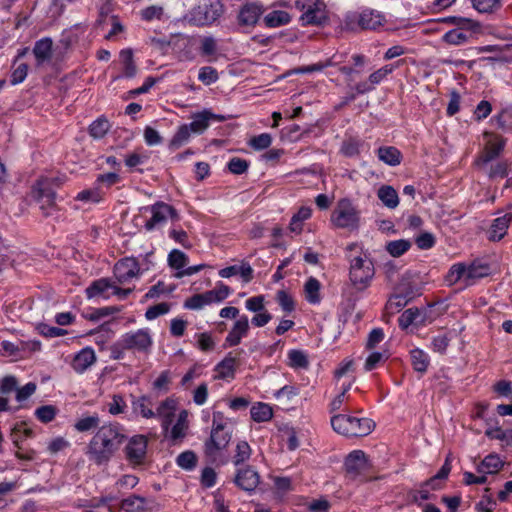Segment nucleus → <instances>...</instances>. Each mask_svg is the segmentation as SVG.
<instances>
[{
	"mask_svg": "<svg viewBox=\"0 0 512 512\" xmlns=\"http://www.w3.org/2000/svg\"><path fill=\"white\" fill-rule=\"evenodd\" d=\"M127 436L116 422L100 426L87 445L86 455L96 465L107 464L119 451Z\"/></svg>",
	"mask_w": 512,
	"mask_h": 512,
	"instance_id": "nucleus-1",
	"label": "nucleus"
},
{
	"mask_svg": "<svg viewBox=\"0 0 512 512\" xmlns=\"http://www.w3.org/2000/svg\"><path fill=\"white\" fill-rule=\"evenodd\" d=\"M346 257L350 263L349 278L358 291L367 289L375 275L374 264L359 243H350L346 247Z\"/></svg>",
	"mask_w": 512,
	"mask_h": 512,
	"instance_id": "nucleus-2",
	"label": "nucleus"
},
{
	"mask_svg": "<svg viewBox=\"0 0 512 512\" xmlns=\"http://www.w3.org/2000/svg\"><path fill=\"white\" fill-rule=\"evenodd\" d=\"M232 438V430L228 427L224 414L213 413L210 436L204 442V455L209 462L215 463L222 450L226 449Z\"/></svg>",
	"mask_w": 512,
	"mask_h": 512,
	"instance_id": "nucleus-3",
	"label": "nucleus"
},
{
	"mask_svg": "<svg viewBox=\"0 0 512 512\" xmlns=\"http://www.w3.org/2000/svg\"><path fill=\"white\" fill-rule=\"evenodd\" d=\"M333 430L346 437H364L370 434L375 423L366 417H356L350 414H335L331 417Z\"/></svg>",
	"mask_w": 512,
	"mask_h": 512,
	"instance_id": "nucleus-4",
	"label": "nucleus"
},
{
	"mask_svg": "<svg viewBox=\"0 0 512 512\" xmlns=\"http://www.w3.org/2000/svg\"><path fill=\"white\" fill-rule=\"evenodd\" d=\"M55 182L54 178L43 177L38 179L31 189V197L45 217L52 216L57 210L56 192L53 188Z\"/></svg>",
	"mask_w": 512,
	"mask_h": 512,
	"instance_id": "nucleus-5",
	"label": "nucleus"
},
{
	"mask_svg": "<svg viewBox=\"0 0 512 512\" xmlns=\"http://www.w3.org/2000/svg\"><path fill=\"white\" fill-rule=\"evenodd\" d=\"M296 7L301 11L300 21L303 26H323L329 20L323 0H297Z\"/></svg>",
	"mask_w": 512,
	"mask_h": 512,
	"instance_id": "nucleus-6",
	"label": "nucleus"
},
{
	"mask_svg": "<svg viewBox=\"0 0 512 512\" xmlns=\"http://www.w3.org/2000/svg\"><path fill=\"white\" fill-rule=\"evenodd\" d=\"M224 12L220 0H201L190 13V20L197 26L211 25L218 20Z\"/></svg>",
	"mask_w": 512,
	"mask_h": 512,
	"instance_id": "nucleus-7",
	"label": "nucleus"
},
{
	"mask_svg": "<svg viewBox=\"0 0 512 512\" xmlns=\"http://www.w3.org/2000/svg\"><path fill=\"white\" fill-rule=\"evenodd\" d=\"M331 220L338 228L355 229L359 222V212L347 199L339 201Z\"/></svg>",
	"mask_w": 512,
	"mask_h": 512,
	"instance_id": "nucleus-8",
	"label": "nucleus"
},
{
	"mask_svg": "<svg viewBox=\"0 0 512 512\" xmlns=\"http://www.w3.org/2000/svg\"><path fill=\"white\" fill-rule=\"evenodd\" d=\"M120 338L123 341L124 347L133 352L147 354L153 345V339L148 328L127 332Z\"/></svg>",
	"mask_w": 512,
	"mask_h": 512,
	"instance_id": "nucleus-9",
	"label": "nucleus"
},
{
	"mask_svg": "<svg viewBox=\"0 0 512 512\" xmlns=\"http://www.w3.org/2000/svg\"><path fill=\"white\" fill-rule=\"evenodd\" d=\"M151 217L146 221L144 228L147 231H153L164 224H166L168 218H178V214L174 207L164 202H156L147 208Z\"/></svg>",
	"mask_w": 512,
	"mask_h": 512,
	"instance_id": "nucleus-10",
	"label": "nucleus"
},
{
	"mask_svg": "<svg viewBox=\"0 0 512 512\" xmlns=\"http://www.w3.org/2000/svg\"><path fill=\"white\" fill-rule=\"evenodd\" d=\"M446 21L455 24L458 28L446 32L443 36V40L451 45H461L466 43L470 34L464 31V29L472 28L473 22L468 18L462 17H449Z\"/></svg>",
	"mask_w": 512,
	"mask_h": 512,
	"instance_id": "nucleus-11",
	"label": "nucleus"
},
{
	"mask_svg": "<svg viewBox=\"0 0 512 512\" xmlns=\"http://www.w3.org/2000/svg\"><path fill=\"white\" fill-rule=\"evenodd\" d=\"M148 439L144 435L132 436L125 446L126 459L132 464H142L147 454Z\"/></svg>",
	"mask_w": 512,
	"mask_h": 512,
	"instance_id": "nucleus-12",
	"label": "nucleus"
},
{
	"mask_svg": "<svg viewBox=\"0 0 512 512\" xmlns=\"http://www.w3.org/2000/svg\"><path fill=\"white\" fill-rule=\"evenodd\" d=\"M140 274V266L136 258L126 257L114 266V276L119 284L131 281Z\"/></svg>",
	"mask_w": 512,
	"mask_h": 512,
	"instance_id": "nucleus-13",
	"label": "nucleus"
},
{
	"mask_svg": "<svg viewBox=\"0 0 512 512\" xmlns=\"http://www.w3.org/2000/svg\"><path fill=\"white\" fill-rule=\"evenodd\" d=\"M250 330V324L247 315H241L233 323L225 340L224 347H235L239 345L244 337H246Z\"/></svg>",
	"mask_w": 512,
	"mask_h": 512,
	"instance_id": "nucleus-14",
	"label": "nucleus"
},
{
	"mask_svg": "<svg viewBox=\"0 0 512 512\" xmlns=\"http://www.w3.org/2000/svg\"><path fill=\"white\" fill-rule=\"evenodd\" d=\"M485 136L488 139L483 151L477 158V165H486L487 163L496 159L505 146V141L499 136H494L488 133H486Z\"/></svg>",
	"mask_w": 512,
	"mask_h": 512,
	"instance_id": "nucleus-15",
	"label": "nucleus"
},
{
	"mask_svg": "<svg viewBox=\"0 0 512 512\" xmlns=\"http://www.w3.org/2000/svg\"><path fill=\"white\" fill-rule=\"evenodd\" d=\"M260 482V476L252 467L239 469L234 478V483L244 491H254Z\"/></svg>",
	"mask_w": 512,
	"mask_h": 512,
	"instance_id": "nucleus-16",
	"label": "nucleus"
},
{
	"mask_svg": "<svg viewBox=\"0 0 512 512\" xmlns=\"http://www.w3.org/2000/svg\"><path fill=\"white\" fill-rule=\"evenodd\" d=\"M344 467L351 477L358 476L367 468L366 454L362 450H353L345 458Z\"/></svg>",
	"mask_w": 512,
	"mask_h": 512,
	"instance_id": "nucleus-17",
	"label": "nucleus"
},
{
	"mask_svg": "<svg viewBox=\"0 0 512 512\" xmlns=\"http://www.w3.org/2000/svg\"><path fill=\"white\" fill-rule=\"evenodd\" d=\"M225 120L226 117L223 115L214 114L209 110H203L202 112L195 114L192 122L187 125L190 127L192 132L200 134L208 128L210 121L223 122Z\"/></svg>",
	"mask_w": 512,
	"mask_h": 512,
	"instance_id": "nucleus-18",
	"label": "nucleus"
},
{
	"mask_svg": "<svg viewBox=\"0 0 512 512\" xmlns=\"http://www.w3.org/2000/svg\"><path fill=\"white\" fill-rule=\"evenodd\" d=\"M352 21H356L362 29L375 30L383 25L385 18L379 12L367 9L355 14Z\"/></svg>",
	"mask_w": 512,
	"mask_h": 512,
	"instance_id": "nucleus-19",
	"label": "nucleus"
},
{
	"mask_svg": "<svg viewBox=\"0 0 512 512\" xmlns=\"http://www.w3.org/2000/svg\"><path fill=\"white\" fill-rule=\"evenodd\" d=\"M466 273V285H472L477 280L489 276L491 267L486 261L476 259L466 264Z\"/></svg>",
	"mask_w": 512,
	"mask_h": 512,
	"instance_id": "nucleus-20",
	"label": "nucleus"
},
{
	"mask_svg": "<svg viewBox=\"0 0 512 512\" xmlns=\"http://www.w3.org/2000/svg\"><path fill=\"white\" fill-rule=\"evenodd\" d=\"M262 13V5L254 2L247 3L239 11L238 23L241 26H254L258 22Z\"/></svg>",
	"mask_w": 512,
	"mask_h": 512,
	"instance_id": "nucleus-21",
	"label": "nucleus"
},
{
	"mask_svg": "<svg viewBox=\"0 0 512 512\" xmlns=\"http://www.w3.org/2000/svg\"><path fill=\"white\" fill-rule=\"evenodd\" d=\"M79 29H82V26L76 24L62 32L55 49L58 56L63 57V55L79 41V33L77 32Z\"/></svg>",
	"mask_w": 512,
	"mask_h": 512,
	"instance_id": "nucleus-22",
	"label": "nucleus"
},
{
	"mask_svg": "<svg viewBox=\"0 0 512 512\" xmlns=\"http://www.w3.org/2000/svg\"><path fill=\"white\" fill-rule=\"evenodd\" d=\"M95 362V351L91 347H85L74 356L71 365L76 373L82 374Z\"/></svg>",
	"mask_w": 512,
	"mask_h": 512,
	"instance_id": "nucleus-23",
	"label": "nucleus"
},
{
	"mask_svg": "<svg viewBox=\"0 0 512 512\" xmlns=\"http://www.w3.org/2000/svg\"><path fill=\"white\" fill-rule=\"evenodd\" d=\"M114 283L108 278H100L98 280L93 281L86 288V296L87 298H95V297H103L105 299L109 298L112 294L109 292L113 291Z\"/></svg>",
	"mask_w": 512,
	"mask_h": 512,
	"instance_id": "nucleus-24",
	"label": "nucleus"
},
{
	"mask_svg": "<svg viewBox=\"0 0 512 512\" xmlns=\"http://www.w3.org/2000/svg\"><path fill=\"white\" fill-rule=\"evenodd\" d=\"M53 53V41L49 37L42 38L35 42L33 54L36 59L37 66H41L49 61Z\"/></svg>",
	"mask_w": 512,
	"mask_h": 512,
	"instance_id": "nucleus-25",
	"label": "nucleus"
},
{
	"mask_svg": "<svg viewBox=\"0 0 512 512\" xmlns=\"http://www.w3.org/2000/svg\"><path fill=\"white\" fill-rule=\"evenodd\" d=\"M237 365H238L237 356L234 355L233 352H229L225 356V358L216 365V367H215V371L217 372L216 377L220 378V379L234 378Z\"/></svg>",
	"mask_w": 512,
	"mask_h": 512,
	"instance_id": "nucleus-26",
	"label": "nucleus"
},
{
	"mask_svg": "<svg viewBox=\"0 0 512 512\" xmlns=\"http://www.w3.org/2000/svg\"><path fill=\"white\" fill-rule=\"evenodd\" d=\"M511 220L512 215L510 213L496 218L491 225L489 239L493 241L501 240L507 233Z\"/></svg>",
	"mask_w": 512,
	"mask_h": 512,
	"instance_id": "nucleus-27",
	"label": "nucleus"
},
{
	"mask_svg": "<svg viewBox=\"0 0 512 512\" xmlns=\"http://www.w3.org/2000/svg\"><path fill=\"white\" fill-rule=\"evenodd\" d=\"M188 427V412L187 410H182L178 414L176 423L170 430L169 439L173 442L182 440L186 436Z\"/></svg>",
	"mask_w": 512,
	"mask_h": 512,
	"instance_id": "nucleus-28",
	"label": "nucleus"
},
{
	"mask_svg": "<svg viewBox=\"0 0 512 512\" xmlns=\"http://www.w3.org/2000/svg\"><path fill=\"white\" fill-rule=\"evenodd\" d=\"M377 196L381 202L389 209H394L399 204L397 191L390 185H383L377 191Z\"/></svg>",
	"mask_w": 512,
	"mask_h": 512,
	"instance_id": "nucleus-29",
	"label": "nucleus"
},
{
	"mask_svg": "<svg viewBox=\"0 0 512 512\" xmlns=\"http://www.w3.org/2000/svg\"><path fill=\"white\" fill-rule=\"evenodd\" d=\"M378 158L387 165L397 166L401 163L402 154L393 146L380 147L377 150Z\"/></svg>",
	"mask_w": 512,
	"mask_h": 512,
	"instance_id": "nucleus-30",
	"label": "nucleus"
},
{
	"mask_svg": "<svg viewBox=\"0 0 512 512\" xmlns=\"http://www.w3.org/2000/svg\"><path fill=\"white\" fill-rule=\"evenodd\" d=\"M321 284L315 277H310L304 285L305 299L308 303L316 305L321 301L320 296Z\"/></svg>",
	"mask_w": 512,
	"mask_h": 512,
	"instance_id": "nucleus-31",
	"label": "nucleus"
},
{
	"mask_svg": "<svg viewBox=\"0 0 512 512\" xmlns=\"http://www.w3.org/2000/svg\"><path fill=\"white\" fill-rule=\"evenodd\" d=\"M148 500L144 497L132 495L121 502L120 508L125 512H145Z\"/></svg>",
	"mask_w": 512,
	"mask_h": 512,
	"instance_id": "nucleus-32",
	"label": "nucleus"
},
{
	"mask_svg": "<svg viewBox=\"0 0 512 512\" xmlns=\"http://www.w3.org/2000/svg\"><path fill=\"white\" fill-rule=\"evenodd\" d=\"M411 363L415 371L423 374L427 371L430 364V358L426 352L419 348L410 351Z\"/></svg>",
	"mask_w": 512,
	"mask_h": 512,
	"instance_id": "nucleus-33",
	"label": "nucleus"
},
{
	"mask_svg": "<svg viewBox=\"0 0 512 512\" xmlns=\"http://www.w3.org/2000/svg\"><path fill=\"white\" fill-rule=\"evenodd\" d=\"M501 467L502 461L499 456L490 454L477 466V472L486 476L487 474L497 473Z\"/></svg>",
	"mask_w": 512,
	"mask_h": 512,
	"instance_id": "nucleus-34",
	"label": "nucleus"
},
{
	"mask_svg": "<svg viewBox=\"0 0 512 512\" xmlns=\"http://www.w3.org/2000/svg\"><path fill=\"white\" fill-rule=\"evenodd\" d=\"M120 60L123 65V77L133 78L137 74V66L134 62L132 49H123L120 51Z\"/></svg>",
	"mask_w": 512,
	"mask_h": 512,
	"instance_id": "nucleus-35",
	"label": "nucleus"
},
{
	"mask_svg": "<svg viewBox=\"0 0 512 512\" xmlns=\"http://www.w3.org/2000/svg\"><path fill=\"white\" fill-rule=\"evenodd\" d=\"M100 417L97 413L85 415L79 418L73 425L77 432L83 433L99 428Z\"/></svg>",
	"mask_w": 512,
	"mask_h": 512,
	"instance_id": "nucleus-36",
	"label": "nucleus"
},
{
	"mask_svg": "<svg viewBox=\"0 0 512 512\" xmlns=\"http://www.w3.org/2000/svg\"><path fill=\"white\" fill-rule=\"evenodd\" d=\"M290 21L291 17L289 13L283 10H274L264 17L265 25L270 28H276L282 25H286Z\"/></svg>",
	"mask_w": 512,
	"mask_h": 512,
	"instance_id": "nucleus-37",
	"label": "nucleus"
},
{
	"mask_svg": "<svg viewBox=\"0 0 512 512\" xmlns=\"http://www.w3.org/2000/svg\"><path fill=\"white\" fill-rule=\"evenodd\" d=\"M422 322V313L418 308H409L405 310L398 319L399 326L402 329H406L412 324H421Z\"/></svg>",
	"mask_w": 512,
	"mask_h": 512,
	"instance_id": "nucleus-38",
	"label": "nucleus"
},
{
	"mask_svg": "<svg viewBox=\"0 0 512 512\" xmlns=\"http://www.w3.org/2000/svg\"><path fill=\"white\" fill-rule=\"evenodd\" d=\"M250 414L255 422H267L273 417V410L270 405L258 402L251 407Z\"/></svg>",
	"mask_w": 512,
	"mask_h": 512,
	"instance_id": "nucleus-39",
	"label": "nucleus"
},
{
	"mask_svg": "<svg viewBox=\"0 0 512 512\" xmlns=\"http://www.w3.org/2000/svg\"><path fill=\"white\" fill-rule=\"evenodd\" d=\"M151 405L152 402L147 396H141L132 402L134 412L147 419L156 417L155 412L151 409Z\"/></svg>",
	"mask_w": 512,
	"mask_h": 512,
	"instance_id": "nucleus-40",
	"label": "nucleus"
},
{
	"mask_svg": "<svg viewBox=\"0 0 512 512\" xmlns=\"http://www.w3.org/2000/svg\"><path fill=\"white\" fill-rule=\"evenodd\" d=\"M466 274V263H456L450 267L445 280L449 285H454L459 281L466 284Z\"/></svg>",
	"mask_w": 512,
	"mask_h": 512,
	"instance_id": "nucleus-41",
	"label": "nucleus"
},
{
	"mask_svg": "<svg viewBox=\"0 0 512 512\" xmlns=\"http://www.w3.org/2000/svg\"><path fill=\"white\" fill-rule=\"evenodd\" d=\"M191 129L187 124L181 125L174 136L172 137L169 147L173 150L179 149L185 143H187L191 136Z\"/></svg>",
	"mask_w": 512,
	"mask_h": 512,
	"instance_id": "nucleus-42",
	"label": "nucleus"
},
{
	"mask_svg": "<svg viewBox=\"0 0 512 512\" xmlns=\"http://www.w3.org/2000/svg\"><path fill=\"white\" fill-rule=\"evenodd\" d=\"M411 247V242L405 239L390 241L386 244V251L393 257H400Z\"/></svg>",
	"mask_w": 512,
	"mask_h": 512,
	"instance_id": "nucleus-43",
	"label": "nucleus"
},
{
	"mask_svg": "<svg viewBox=\"0 0 512 512\" xmlns=\"http://www.w3.org/2000/svg\"><path fill=\"white\" fill-rule=\"evenodd\" d=\"M399 62L400 61H398L397 64L385 65L371 73L368 78L373 87L375 88L376 85L380 84L384 79L387 78L388 75H390L396 68H398Z\"/></svg>",
	"mask_w": 512,
	"mask_h": 512,
	"instance_id": "nucleus-44",
	"label": "nucleus"
},
{
	"mask_svg": "<svg viewBox=\"0 0 512 512\" xmlns=\"http://www.w3.org/2000/svg\"><path fill=\"white\" fill-rule=\"evenodd\" d=\"M188 263L187 255L178 250L173 249L168 255V264L172 269L177 270L178 272L183 270Z\"/></svg>",
	"mask_w": 512,
	"mask_h": 512,
	"instance_id": "nucleus-45",
	"label": "nucleus"
},
{
	"mask_svg": "<svg viewBox=\"0 0 512 512\" xmlns=\"http://www.w3.org/2000/svg\"><path fill=\"white\" fill-rule=\"evenodd\" d=\"M288 360L289 366L294 369H307L309 366L307 355L301 350H290Z\"/></svg>",
	"mask_w": 512,
	"mask_h": 512,
	"instance_id": "nucleus-46",
	"label": "nucleus"
},
{
	"mask_svg": "<svg viewBox=\"0 0 512 512\" xmlns=\"http://www.w3.org/2000/svg\"><path fill=\"white\" fill-rule=\"evenodd\" d=\"M451 471V463L449 457L446 458L444 464L440 468V470L431 477L427 482L426 486L430 487L432 490H436L439 488L438 481L446 479Z\"/></svg>",
	"mask_w": 512,
	"mask_h": 512,
	"instance_id": "nucleus-47",
	"label": "nucleus"
},
{
	"mask_svg": "<svg viewBox=\"0 0 512 512\" xmlns=\"http://www.w3.org/2000/svg\"><path fill=\"white\" fill-rule=\"evenodd\" d=\"M109 128L110 124L108 120L104 118H98L89 126V134L95 139H100L105 136Z\"/></svg>",
	"mask_w": 512,
	"mask_h": 512,
	"instance_id": "nucleus-48",
	"label": "nucleus"
},
{
	"mask_svg": "<svg viewBox=\"0 0 512 512\" xmlns=\"http://www.w3.org/2000/svg\"><path fill=\"white\" fill-rule=\"evenodd\" d=\"M233 463L237 466L247 461L252 453L250 445L246 441H240L236 445Z\"/></svg>",
	"mask_w": 512,
	"mask_h": 512,
	"instance_id": "nucleus-49",
	"label": "nucleus"
},
{
	"mask_svg": "<svg viewBox=\"0 0 512 512\" xmlns=\"http://www.w3.org/2000/svg\"><path fill=\"white\" fill-rule=\"evenodd\" d=\"M176 463L182 469L192 470L197 464V456L193 451H184L177 456Z\"/></svg>",
	"mask_w": 512,
	"mask_h": 512,
	"instance_id": "nucleus-50",
	"label": "nucleus"
},
{
	"mask_svg": "<svg viewBox=\"0 0 512 512\" xmlns=\"http://www.w3.org/2000/svg\"><path fill=\"white\" fill-rule=\"evenodd\" d=\"M171 309V305L167 302H161L156 305L150 306L145 312L147 320H154L159 316L167 314Z\"/></svg>",
	"mask_w": 512,
	"mask_h": 512,
	"instance_id": "nucleus-51",
	"label": "nucleus"
},
{
	"mask_svg": "<svg viewBox=\"0 0 512 512\" xmlns=\"http://www.w3.org/2000/svg\"><path fill=\"white\" fill-rule=\"evenodd\" d=\"M57 414V408L53 405H43L36 409L35 416L42 423L51 422Z\"/></svg>",
	"mask_w": 512,
	"mask_h": 512,
	"instance_id": "nucleus-52",
	"label": "nucleus"
},
{
	"mask_svg": "<svg viewBox=\"0 0 512 512\" xmlns=\"http://www.w3.org/2000/svg\"><path fill=\"white\" fill-rule=\"evenodd\" d=\"M276 301L283 311L290 313L295 309V303L291 295L285 290H279L276 293Z\"/></svg>",
	"mask_w": 512,
	"mask_h": 512,
	"instance_id": "nucleus-53",
	"label": "nucleus"
},
{
	"mask_svg": "<svg viewBox=\"0 0 512 512\" xmlns=\"http://www.w3.org/2000/svg\"><path fill=\"white\" fill-rule=\"evenodd\" d=\"M164 14V9L159 5H151L141 10V18L145 21L160 20Z\"/></svg>",
	"mask_w": 512,
	"mask_h": 512,
	"instance_id": "nucleus-54",
	"label": "nucleus"
},
{
	"mask_svg": "<svg viewBox=\"0 0 512 512\" xmlns=\"http://www.w3.org/2000/svg\"><path fill=\"white\" fill-rule=\"evenodd\" d=\"M228 170L235 175L245 173L249 168V162L239 157H233L227 164Z\"/></svg>",
	"mask_w": 512,
	"mask_h": 512,
	"instance_id": "nucleus-55",
	"label": "nucleus"
},
{
	"mask_svg": "<svg viewBox=\"0 0 512 512\" xmlns=\"http://www.w3.org/2000/svg\"><path fill=\"white\" fill-rule=\"evenodd\" d=\"M121 180L120 176L116 172H109L100 174L96 178V184L98 188H110L111 186L117 184Z\"/></svg>",
	"mask_w": 512,
	"mask_h": 512,
	"instance_id": "nucleus-56",
	"label": "nucleus"
},
{
	"mask_svg": "<svg viewBox=\"0 0 512 512\" xmlns=\"http://www.w3.org/2000/svg\"><path fill=\"white\" fill-rule=\"evenodd\" d=\"M198 79L205 85H211L218 80V72L211 66L202 67L199 70Z\"/></svg>",
	"mask_w": 512,
	"mask_h": 512,
	"instance_id": "nucleus-57",
	"label": "nucleus"
},
{
	"mask_svg": "<svg viewBox=\"0 0 512 512\" xmlns=\"http://www.w3.org/2000/svg\"><path fill=\"white\" fill-rule=\"evenodd\" d=\"M177 403L172 398H167L162 401L156 409V416H174Z\"/></svg>",
	"mask_w": 512,
	"mask_h": 512,
	"instance_id": "nucleus-58",
	"label": "nucleus"
},
{
	"mask_svg": "<svg viewBox=\"0 0 512 512\" xmlns=\"http://www.w3.org/2000/svg\"><path fill=\"white\" fill-rule=\"evenodd\" d=\"M272 143V137L268 133H262L250 139L249 145L255 150L268 148Z\"/></svg>",
	"mask_w": 512,
	"mask_h": 512,
	"instance_id": "nucleus-59",
	"label": "nucleus"
},
{
	"mask_svg": "<svg viewBox=\"0 0 512 512\" xmlns=\"http://www.w3.org/2000/svg\"><path fill=\"white\" fill-rule=\"evenodd\" d=\"M473 7L480 13H489L499 7L500 0H472Z\"/></svg>",
	"mask_w": 512,
	"mask_h": 512,
	"instance_id": "nucleus-60",
	"label": "nucleus"
},
{
	"mask_svg": "<svg viewBox=\"0 0 512 512\" xmlns=\"http://www.w3.org/2000/svg\"><path fill=\"white\" fill-rule=\"evenodd\" d=\"M265 297L263 295L253 296L245 301L247 310L258 313L265 310Z\"/></svg>",
	"mask_w": 512,
	"mask_h": 512,
	"instance_id": "nucleus-61",
	"label": "nucleus"
},
{
	"mask_svg": "<svg viewBox=\"0 0 512 512\" xmlns=\"http://www.w3.org/2000/svg\"><path fill=\"white\" fill-rule=\"evenodd\" d=\"M127 405L123 396L117 394L112 397V402L109 403V413L111 415H118L124 413Z\"/></svg>",
	"mask_w": 512,
	"mask_h": 512,
	"instance_id": "nucleus-62",
	"label": "nucleus"
},
{
	"mask_svg": "<svg viewBox=\"0 0 512 512\" xmlns=\"http://www.w3.org/2000/svg\"><path fill=\"white\" fill-rule=\"evenodd\" d=\"M217 474L211 467H205L201 473V484L205 488H211L216 484Z\"/></svg>",
	"mask_w": 512,
	"mask_h": 512,
	"instance_id": "nucleus-63",
	"label": "nucleus"
},
{
	"mask_svg": "<svg viewBox=\"0 0 512 512\" xmlns=\"http://www.w3.org/2000/svg\"><path fill=\"white\" fill-rule=\"evenodd\" d=\"M491 111L492 106L490 102L482 100L477 104L476 109L474 110V118L477 121H481L487 118Z\"/></svg>",
	"mask_w": 512,
	"mask_h": 512,
	"instance_id": "nucleus-64",
	"label": "nucleus"
}]
</instances>
